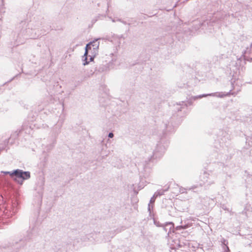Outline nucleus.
Instances as JSON below:
<instances>
[{
    "label": "nucleus",
    "mask_w": 252,
    "mask_h": 252,
    "mask_svg": "<svg viewBox=\"0 0 252 252\" xmlns=\"http://www.w3.org/2000/svg\"><path fill=\"white\" fill-rule=\"evenodd\" d=\"M9 174L11 178L20 184H22L24 180H27L30 178V173L28 171H23L21 170H16L13 172H6Z\"/></svg>",
    "instance_id": "f257e3e1"
},
{
    "label": "nucleus",
    "mask_w": 252,
    "mask_h": 252,
    "mask_svg": "<svg viewBox=\"0 0 252 252\" xmlns=\"http://www.w3.org/2000/svg\"><path fill=\"white\" fill-rule=\"evenodd\" d=\"M95 42H91L89 44H88L86 47V51H85V53L84 54V57L85 58V61H86V63H85L84 64V65L85 64H87L89 63V62H88L87 61V56L88 55V52H89V50H90L91 49V45L94 46V44H95Z\"/></svg>",
    "instance_id": "f03ea898"
},
{
    "label": "nucleus",
    "mask_w": 252,
    "mask_h": 252,
    "mask_svg": "<svg viewBox=\"0 0 252 252\" xmlns=\"http://www.w3.org/2000/svg\"><path fill=\"white\" fill-rule=\"evenodd\" d=\"M114 135L112 133H110L108 135L109 137L112 138L113 137Z\"/></svg>",
    "instance_id": "7ed1b4c3"
},
{
    "label": "nucleus",
    "mask_w": 252,
    "mask_h": 252,
    "mask_svg": "<svg viewBox=\"0 0 252 252\" xmlns=\"http://www.w3.org/2000/svg\"><path fill=\"white\" fill-rule=\"evenodd\" d=\"M95 47H96V48H98V45H96L95 46Z\"/></svg>",
    "instance_id": "20e7f679"
}]
</instances>
